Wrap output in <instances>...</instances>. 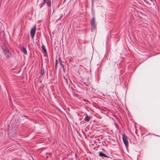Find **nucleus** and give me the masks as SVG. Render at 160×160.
Here are the masks:
<instances>
[{
    "label": "nucleus",
    "instance_id": "1",
    "mask_svg": "<svg viewBox=\"0 0 160 160\" xmlns=\"http://www.w3.org/2000/svg\"><path fill=\"white\" fill-rule=\"evenodd\" d=\"M2 49L3 53L6 57H8L11 56V53L9 52L8 47H7L5 44H3L2 46Z\"/></svg>",
    "mask_w": 160,
    "mask_h": 160
},
{
    "label": "nucleus",
    "instance_id": "2",
    "mask_svg": "<svg viewBox=\"0 0 160 160\" xmlns=\"http://www.w3.org/2000/svg\"><path fill=\"white\" fill-rule=\"evenodd\" d=\"M36 26L35 25L31 28L30 30V35L32 38H33L36 32Z\"/></svg>",
    "mask_w": 160,
    "mask_h": 160
},
{
    "label": "nucleus",
    "instance_id": "3",
    "mask_svg": "<svg viewBox=\"0 0 160 160\" xmlns=\"http://www.w3.org/2000/svg\"><path fill=\"white\" fill-rule=\"evenodd\" d=\"M122 138L124 144L126 147H127L128 146V142L127 136L125 135H123Z\"/></svg>",
    "mask_w": 160,
    "mask_h": 160
},
{
    "label": "nucleus",
    "instance_id": "4",
    "mask_svg": "<svg viewBox=\"0 0 160 160\" xmlns=\"http://www.w3.org/2000/svg\"><path fill=\"white\" fill-rule=\"evenodd\" d=\"M91 23L92 26L93 27V29H95L96 28V25L95 24V20L94 17H93L91 19Z\"/></svg>",
    "mask_w": 160,
    "mask_h": 160
},
{
    "label": "nucleus",
    "instance_id": "5",
    "mask_svg": "<svg viewBox=\"0 0 160 160\" xmlns=\"http://www.w3.org/2000/svg\"><path fill=\"white\" fill-rule=\"evenodd\" d=\"M90 119V118L87 115H86L84 118V120L87 122H88Z\"/></svg>",
    "mask_w": 160,
    "mask_h": 160
},
{
    "label": "nucleus",
    "instance_id": "6",
    "mask_svg": "<svg viewBox=\"0 0 160 160\" xmlns=\"http://www.w3.org/2000/svg\"><path fill=\"white\" fill-rule=\"evenodd\" d=\"M99 155L101 157H108V156H107L106 154H104L102 152H100L99 153Z\"/></svg>",
    "mask_w": 160,
    "mask_h": 160
},
{
    "label": "nucleus",
    "instance_id": "7",
    "mask_svg": "<svg viewBox=\"0 0 160 160\" xmlns=\"http://www.w3.org/2000/svg\"><path fill=\"white\" fill-rule=\"evenodd\" d=\"M22 51L23 52V53L25 54H27V51L26 50V49L24 47H23L22 48Z\"/></svg>",
    "mask_w": 160,
    "mask_h": 160
},
{
    "label": "nucleus",
    "instance_id": "8",
    "mask_svg": "<svg viewBox=\"0 0 160 160\" xmlns=\"http://www.w3.org/2000/svg\"><path fill=\"white\" fill-rule=\"evenodd\" d=\"M42 48L44 52H45L46 51V49L45 48V46L44 45H42Z\"/></svg>",
    "mask_w": 160,
    "mask_h": 160
},
{
    "label": "nucleus",
    "instance_id": "9",
    "mask_svg": "<svg viewBox=\"0 0 160 160\" xmlns=\"http://www.w3.org/2000/svg\"><path fill=\"white\" fill-rule=\"evenodd\" d=\"M46 2L47 3V5L48 6H50L51 5V1H46Z\"/></svg>",
    "mask_w": 160,
    "mask_h": 160
},
{
    "label": "nucleus",
    "instance_id": "10",
    "mask_svg": "<svg viewBox=\"0 0 160 160\" xmlns=\"http://www.w3.org/2000/svg\"><path fill=\"white\" fill-rule=\"evenodd\" d=\"M59 62H60V64L62 66V68L64 69V66H63V65L62 63L61 62H60V61H59Z\"/></svg>",
    "mask_w": 160,
    "mask_h": 160
},
{
    "label": "nucleus",
    "instance_id": "11",
    "mask_svg": "<svg viewBox=\"0 0 160 160\" xmlns=\"http://www.w3.org/2000/svg\"><path fill=\"white\" fill-rule=\"evenodd\" d=\"M43 0L44 3H46V0Z\"/></svg>",
    "mask_w": 160,
    "mask_h": 160
},
{
    "label": "nucleus",
    "instance_id": "12",
    "mask_svg": "<svg viewBox=\"0 0 160 160\" xmlns=\"http://www.w3.org/2000/svg\"><path fill=\"white\" fill-rule=\"evenodd\" d=\"M57 61H56V64H57Z\"/></svg>",
    "mask_w": 160,
    "mask_h": 160
},
{
    "label": "nucleus",
    "instance_id": "13",
    "mask_svg": "<svg viewBox=\"0 0 160 160\" xmlns=\"http://www.w3.org/2000/svg\"><path fill=\"white\" fill-rule=\"evenodd\" d=\"M65 0H64V1H65Z\"/></svg>",
    "mask_w": 160,
    "mask_h": 160
}]
</instances>
